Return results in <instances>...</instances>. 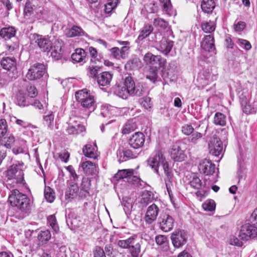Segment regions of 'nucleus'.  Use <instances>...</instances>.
I'll return each mask as SVG.
<instances>
[{"label": "nucleus", "instance_id": "f257e3e1", "mask_svg": "<svg viewBox=\"0 0 257 257\" xmlns=\"http://www.w3.org/2000/svg\"><path fill=\"white\" fill-rule=\"evenodd\" d=\"M24 164L23 162H17L11 165L7 170L8 180L6 186L9 189L17 186H23L25 184L24 177Z\"/></svg>", "mask_w": 257, "mask_h": 257}, {"label": "nucleus", "instance_id": "f03ea898", "mask_svg": "<svg viewBox=\"0 0 257 257\" xmlns=\"http://www.w3.org/2000/svg\"><path fill=\"white\" fill-rule=\"evenodd\" d=\"M9 202L13 207H16L21 212L27 213L31 208L30 199L18 189H14L9 193Z\"/></svg>", "mask_w": 257, "mask_h": 257}, {"label": "nucleus", "instance_id": "7ed1b4c3", "mask_svg": "<svg viewBox=\"0 0 257 257\" xmlns=\"http://www.w3.org/2000/svg\"><path fill=\"white\" fill-rule=\"evenodd\" d=\"M148 163L154 169V172L158 175H159V167L160 165H162L164 173L167 176L168 179H170V172L168 164L166 161L165 158L161 151H156L155 154L148 159Z\"/></svg>", "mask_w": 257, "mask_h": 257}, {"label": "nucleus", "instance_id": "20e7f679", "mask_svg": "<svg viewBox=\"0 0 257 257\" xmlns=\"http://www.w3.org/2000/svg\"><path fill=\"white\" fill-rule=\"evenodd\" d=\"M76 100L84 108L88 110L87 114L94 111L96 107L94 97L88 93L86 89L77 91L75 93Z\"/></svg>", "mask_w": 257, "mask_h": 257}, {"label": "nucleus", "instance_id": "39448f33", "mask_svg": "<svg viewBox=\"0 0 257 257\" xmlns=\"http://www.w3.org/2000/svg\"><path fill=\"white\" fill-rule=\"evenodd\" d=\"M45 66L42 63H36L28 70L26 77L30 80H35L41 78L45 73Z\"/></svg>", "mask_w": 257, "mask_h": 257}, {"label": "nucleus", "instance_id": "423d86ee", "mask_svg": "<svg viewBox=\"0 0 257 257\" xmlns=\"http://www.w3.org/2000/svg\"><path fill=\"white\" fill-rule=\"evenodd\" d=\"M131 95L141 96L143 93V88L142 85H135L134 80L131 76H127L124 79L123 85Z\"/></svg>", "mask_w": 257, "mask_h": 257}, {"label": "nucleus", "instance_id": "0eeeda50", "mask_svg": "<svg viewBox=\"0 0 257 257\" xmlns=\"http://www.w3.org/2000/svg\"><path fill=\"white\" fill-rule=\"evenodd\" d=\"M257 236V227L249 223H246L241 227L238 237L242 240H248Z\"/></svg>", "mask_w": 257, "mask_h": 257}, {"label": "nucleus", "instance_id": "6e6552de", "mask_svg": "<svg viewBox=\"0 0 257 257\" xmlns=\"http://www.w3.org/2000/svg\"><path fill=\"white\" fill-rule=\"evenodd\" d=\"M160 209L155 203L150 205L146 210L144 220L146 224L150 225L155 222L159 215Z\"/></svg>", "mask_w": 257, "mask_h": 257}, {"label": "nucleus", "instance_id": "1a4fd4ad", "mask_svg": "<svg viewBox=\"0 0 257 257\" xmlns=\"http://www.w3.org/2000/svg\"><path fill=\"white\" fill-rule=\"evenodd\" d=\"M159 220V226L162 230L169 232L173 229L175 220L172 216L166 213L162 214Z\"/></svg>", "mask_w": 257, "mask_h": 257}, {"label": "nucleus", "instance_id": "9d476101", "mask_svg": "<svg viewBox=\"0 0 257 257\" xmlns=\"http://www.w3.org/2000/svg\"><path fill=\"white\" fill-rule=\"evenodd\" d=\"M171 158L176 162L183 161L186 158L184 151L182 150V143L178 142L174 145L170 150Z\"/></svg>", "mask_w": 257, "mask_h": 257}, {"label": "nucleus", "instance_id": "9b49d317", "mask_svg": "<svg viewBox=\"0 0 257 257\" xmlns=\"http://www.w3.org/2000/svg\"><path fill=\"white\" fill-rule=\"evenodd\" d=\"M171 239L175 247H180L187 242V233L183 230L175 231L172 234Z\"/></svg>", "mask_w": 257, "mask_h": 257}, {"label": "nucleus", "instance_id": "f8f14e48", "mask_svg": "<svg viewBox=\"0 0 257 257\" xmlns=\"http://www.w3.org/2000/svg\"><path fill=\"white\" fill-rule=\"evenodd\" d=\"M65 198L69 201L74 199H82L80 196V191L76 182H70L65 192Z\"/></svg>", "mask_w": 257, "mask_h": 257}, {"label": "nucleus", "instance_id": "ddd939ff", "mask_svg": "<svg viewBox=\"0 0 257 257\" xmlns=\"http://www.w3.org/2000/svg\"><path fill=\"white\" fill-rule=\"evenodd\" d=\"M218 74L209 69H205L199 74L198 81L203 86L217 80Z\"/></svg>", "mask_w": 257, "mask_h": 257}, {"label": "nucleus", "instance_id": "4468645a", "mask_svg": "<svg viewBox=\"0 0 257 257\" xmlns=\"http://www.w3.org/2000/svg\"><path fill=\"white\" fill-rule=\"evenodd\" d=\"M208 148L210 154L218 156L223 151L222 143L219 138L213 137L208 145Z\"/></svg>", "mask_w": 257, "mask_h": 257}, {"label": "nucleus", "instance_id": "2eb2a0df", "mask_svg": "<svg viewBox=\"0 0 257 257\" xmlns=\"http://www.w3.org/2000/svg\"><path fill=\"white\" fill-rule=\"evenodd\" d=\"M34 37L35 42L42 51L46 52L51 50L52 43L49 37L39 35H35Z\"/></svg>", "mask_w": 257, "mask_h": 257}, {"label": "nucleus", "instance_id": "dca6fc26", "mask_svg": "<svg viewBox=\"0 0 257 257\" xmlns=\"http://www.w3.org/2000/svg\"><path fill=\"white\" fill-rule=\"evenodd\" d=\"M198 168L200 173L209 176L214 173L215 166L211 161L204 159L200 162Z\"/></svg>", "mask_w": 257, "mask_h": 257}, {"label": "nucleus", "instance_id": "f3484780", "mask_svg": "<svg viewBox=\"0 0 257 257\" xmlns=\"http://www.w3.org/2000/svg\"><path fill=\"white\" fill-rule=\"evenodd\" d=\"M145 142V136L140 132H137L132 135L128 140V144L131 147L134 149H139L142 147Z\"/></svg>", "mask_w": 257, "mask_h": 257}, {"label": "nucleus", "instance_id": "a211bd4d", "mask_svg": "<svg viewBox=\"0 0 257 257\" xmlns=\"http://www.w3.org/2000/svg\"><path fill=\"white\" fill-rule=\"evenodd\" d=\"M113 75L109 72L104 71L98 74L97 82L99 86H107L110 85Z\"/></svg>", "mask_w": 257, "mask_h": 257}, {"label": "nucleus", "instance_id": "6ab92c4d", "mask_svg": "<svg viewBox=\"0 0 257 257\" xmlns=\"http://www.w3.org/2000/svg\"><path fill=\"white\" fill-rule=\"evenodd\" d=\"M1 65L4 69L14 71L16 69L17 60L14 57H4L1 60Z\"/></svg>", "mask_w": 257, "mask_h": 257}, {"label": "nucleus", "instance_id": "aec40b11", "mask_svg": "<svg viewBox=\"0 0 257 257\" xmlns=\"http://www.w3.org/2000/svg\"><path fill=\"white\" fill-rule=\"evenodd\" d=\"M201 47L205 51L213 52L215 50L214 38L211 35L205 36L201 43Z\"/></svg>", "mask_w": 257, "mask_h": 257}, {"label": "nucleus", "instance_id": "412c9836", "mask_svg": "<svg viewBox=\"0 0 257 257\" xmlns=\"http://www.w3.org/2000/svg\"><path fill=\"white\" fill-rule=\"evenodd\" d=\"M85 131V126L77 122H74V123H69L66 130L67 133L71 135H77Z\"/></svg>", "mask_w": 257, "mask_h": 257}, {"label": "nucleus", "instance_id": "4be33fe9", "mask_svg": "<svg viewBox=\"0 0 257 257\" xmlns=\"http://www.w3.org/2000/svg\"><path fill=\"white\" fill-rule=\"evenodd\" d=\"M91 186V181L87 177H83L80 185V196L85 198L90 195L89 190Z\"/></svg>", "mask_w": 257, "mask_h": 257}, {"label": "nucleus", "instance_id": "5701e85b", "mask_svg": "<svg viewBox=\"0 0 257 257\" xmlns=\"http://www.w3.org/2000/svg\"><path fill=\"white\" fill-rule=\"evenodd\" d=\"M144 60L147 64L160 65L162 64V58L161 56L154 55L151 53H146L144 57Z\"/></svg>", "mask_w": 257, "mask_h": 257}, {"label": "nucleus", "instance_id": "b1692460", "mask_svg": "<svg viewBox=\"0 0 257 257\" xmlns=\"http://www.w3.org/2000/svg\"><path fill=\"white\" fill-rule=\"evenodd\" d=\"M173 45V41L163 39L160 42L158 50L163 54L167 55L171 51Z\"/></svg>", "mask_w": 257, "mask_h": 257}, {"label": "nucleus", "instance_id": "393cba45", "mask_svg": "<svg viewBox=\"0 0 257 257\" xmlns=\"http://www.w3.org/2000/svg\"><path fill=\"white\" fill-rule=\"evenodd\" d=\"M134 174V170L132 169H123L118 171L116 174L114 176V179L116 181H119L121 179H126L128 181L131 176Z\"/></svg>", "mask_w": 257, "mask_h": 257}, {"label": "nucleus", "instance_id": "a878e982", "mask_svg": "<svg viewBox=\"0 0 257 257\" xmlns=\"http://www.w3.org/2000/svg\"><path fill=\"white\" fill-rule=\"evenodd\" d=\"M82 152L85 156L88 158L92 159L97 158V148L96 146L93 147L90 144L86 145L83 148Z\"/></svg>", "mask_w": 257, "mask_h": 257}, {"label": "nucleus", "instance_id": "bb28decb", "mask_svg": "<svg viewBox=\"0 0 257 257\" xmlns=\"http://www.w3.org/2000/svg\"><path fill=\"white\" fill-rule=\"evenodd\" d=\"M39 0H27L25 4L24 13L26 15H31L33 11L40 7Z\"/></svg>", "mask_w": 257, "mask_h": 257}, {"label": "nucleus", "instance_id": "cd10ccee", "mask_svg": "<svg viewBox=\"0 0 257 257\" xmlns=\"http://www.w3.org/2000/svg\"><path fill=\"white\" fill-rule=\"evenodd\" d=\"M52 45L51 49L52 50L51 56L56 60L59 59L62 56V45L59 41H55Z\"/></svg>", "mask_w": 257, "mask_h": 257}, {"label": "nucleus", "instance_id": "c85d7f7f", "mask_svg": "<svg viewBox=\"0 0 257 257\" xmlns=\"http://www.w3.org/2000/svg\"><path fill=\"white\" fill-rule=\"evenodd\" d=\"M72 60L77 63L85 62L86 53L82 49H77L71 55Z\"/></svg>", "mask_w": 257, "mask_h": 257}, {"label": "nucleus", "instance_id": "c756f323", "mask_svg": "<svg viewBox=\"0 0 257 257\" xmlns=\"http://www.w3.org/2000/svg\"><path fill=\"white\" fill-rule=\"evenodd\" d=\"M68 37L81 36L84 35V31L80 27L73 26L71 29H67L65 31Z\"/></svg>", "mask_w": 257, "mask_h": 257}, {"label": "nucleus", "instance_id": "7c9ffc66", "mask_svg": "<svg viewBox=\"0 0 257 257\" xmlns=\"http://www.w3.org/2000/svg\"><path fill=\"white\" fill-rule=\"evenodd\" d=\"M84 172L87 174H95L97 172L96 165L90 161H85L81 164Z\"/></svg>", "mask_w": 257, "mask_h": 257}, {"label": "nucleus", "instance_id": "2f4dec72", "mask_svg": "<svg viewBox=\"0 0 257 257\" xmlns=\"http://www.w3.org/2000/svg\"><path fill=\"white\" fill-rule=\"evenodd\" d=\"M16 34L15 29L12 27L3 28L0 31V36L6 40L14 37Z\"/></svg>", "mask_w": 257, "mask_h": 257}, {"label": "nucleus", "instance_id": "473e14b6", "mask_svg": "<svg viewBox=\"0 0 257 257\" xmlns=\"http://www.w3.org/2000/svg\"><path fill=\"white\" fill-rule=\"evenodd\" d=\"M133 242V244H132L129 248L130 251L133 257H139L141 253V244L139 239L136 237Z\"/></svg>", "mask_w": 257, "mask_h": 257}, {"label": "nucleus", "instance_id": "72a5a7b5", "mask_svg": "<svg viewBox=\"0 0 257 257\" xmlns=\"http://www.w3.org/2000/svg\"><path fill=\"white\" fill-rule=\"evenodd\" d=\"M215 7L214 0H203L201 5L202 10L205 13H211Z\"/></svg>", "mask_w": 257, "mask_h": 257}, {"label": "nucleus", "instance_id": "f704fd0d", "mask_svg": "<svg viewBox=\"0 0 257 257\" xmlns=\"http://www.w3.org/2000/svg\"><path fill=\"white\" fill-rule=\"evenodd\" d=\"M16 103L20 106H28L30 104L28 99L21 90H20L17 95Z\"/></svg>", "mask_w": 257, "mask_h": 257}, {"label": "nucleus", "instance_id": "c9c22d12", "mask_svg": "<svg viewBox=\"0 0 257 257\" xmlns=\"http://www.w3.org/2000/svg\"><path fill=\"white\" fill-rule=\"evenodd\" d=\"M152 201V192L145 191L143 192L141 197L139 201L142 207L146 206Z\"/></svg>", "mask_w": 257, "mask_h": 257}, {"label": "nucleus", "instance_id": "e433bc0d", "mask_svg": "<svg viewBox=\"0 0 257 257\" xmlns=\"http://www.w3.org/2000/svg\"><path fill=\"white\" fill-rule=\"evenodd\" d=\"M137 127V125L134 119L128 120L124 125L122 130L123 134H128L132 131H134Z\"/></svg>", "mask_w": 257, "mask_h": 257}, {"label": "nucleus", "instance_id": "4c0bfd02", "mask_svg": "<svg viewBox=\"0 0 257 257\" xmlns=\"http://www.w3.org/2000/svg\"><path fill=\"white\" fill-rule=\"evenodd\" d=\"M123 85H118L115 89V94L122 99H127L131 95Z\"/></svg>", "mask_w": 257, "mask_h": 257}, {"label": "nucleus", "instance_id": "58836bf2", "mask_svg": "<svg viewBox=\"0 0 257 257\" xmlns=\"http://www.w3.org/2000/svg\"><path fill=\"white\" fill-rule=\"evenodd\" d=\"M216 25L213 21H204L202 23L201 28L202 30L206 33H211L214 31Z\"/></svg>", "mask_w": 257, "mask_h": 257}, {"label": "nucleus", "instance_id": "ea45409f", "mask_svg": "<svg viewBox=\"0 0 257 257\" xmlns=\"http://www.w3.org/2000/svg\"><path fill=\"white\" fill-rule=\"evenodd\" d=\"M54 115L52 112H49L48 114L43 116L44 123L50 130H52L54 126Z\"/></svg>", "mask_w": 257, "mask_h": 257}, {"label": "nucleus", "instance_id": "a19ab883", "mask_svg": "<svg viewBox=\"0 0 257 257\" xmlns=\"http://www.w3.org/2000/svg\"><path fill=\"white\" fill-rule=\"evenodd\" d=\"M153 31V28L152 25H145L143 30L141 32L138 39L140 41L143 40L144 39L148 37Z\"/></svg>", "mask_w": 257, "mask_h": 257}, {"label": "nucleus", "instance_id": "79ce46f5", "mask_svg": "<svg viewBox=\"0 0 257 257\" xmlns=\"http://www.w3.org/2000/svg\"><path fill=\"white\" fill-rule=\"evenodd\" d=\"M119 161L120 162H124L129 159L133 158L134 156L132 151L129 149H123L122 152L119 151Z\"/></svg>", "mask_w": 257, "mask_h": 257}, {"label": "nucleus", "instance_id": "37998d69", "mask_svg": "<svg viewBox=\"0 0 257 257\" xmlns=\"http://www.w3.org/2000/svg\"><path fill=\"white\" fill-rule=\"evenodd\" d=\"M214 123L217 125L224 126L226 124V116L220 112H216L214 117Z\"/></svg>", "mask_w": 257, "mask_h": 257}, {"label": "nucleus", "instance_id": "c03bdc74", "mask_svg": "<svg viewBox=\"0 0 257 257\" xmlns=\"http://www.w3.org/2000/svg\"><path fill=\"white\" fill-rule=\"evenodd\" d=\"M114 110V108L113 107L105 104L102 106L100 114L103 117H110Z\"/></svg>", "mask_w": 257, "mask_h": 257}, {"label": "nucleus", "instance_id": "a18cd8bd", "mask_svg": "<svg viewBox=\"0 0 257 257\" xmlns=\"http://www.w3.org/2000/svg\"><path fill=\"white\" fill-rule=\"evenodd\" d=\"M141 65V62L138 58H133L129 60L125 64V68L130 70L137 69L140 67Z\"/></svg>", "mask_w": 257, "mask_h": 257}, {"label": "nucleus", "instance_id": "49530a36", "mask_svg": "<svg viewBox=\"0 0 257 257\" xmlns=\"http://www.w3.org/2000/svg\"><path fill=\"white\" fill-rule=\"evenodd\" d=\"M88 50L91 57L90 59L91 63L97 64V62L101 61V57L98 55L97 50L95 48L92 47H90L88 48Z\"/></svg>", "mask_w": 257, "mask_h": 257}, {"label": "nucleus", "instance_id": "de8ad7c7", "mask_svg": "<svg viewBox=\"0 0 257 257\" xmlns=\"http://www.w3.org/2000/svg\"><path fill=\"white\" fill-rule=\"evenodd\" d=\"M202 208L205 211H213L216 208V203L213 200L208 199L202 205Z\"/></svg>", "mask_w": 257, "mask_h": 257}, {"label": "nucleus", "instance_id": "09e8293b", "mask_svg": "<svg viewBox=\"0 0 257 257\" xmlns=\"http://www.w3.org/2000/svg\"><path fill=\"white\" fill-rule=\"evenodd\" d=\"M51 237L50 232L48 230L41 231L38 235L39 240L42 243H46Z\"/></svg>", "mask_w": 257, "mask_h": 257}, {"label": "nucleus", "instance_id": "8fccbe9b", "mask_svg": "<svg viewBox=\"0 0 257 257\" xmlns=\"http://www.w3.org/2000/svg\"><path fill=\"white\" fill-rule=\"evenodd\" d=\"M240 103L242 110L244 113L248 114L254 112V108L249 104L246 99L242 98Z\"/></svg>", "mask_w": 257, "mask_h": 257}, {"label": "nucleus", "instance_id": "3c124183", "mask_svg": "<svg viewBox=\"0 0 257 257\" xmlns=\"http://www.w3.org/2000/svg\"><path fill=\"white\" fill-rule=\"evenodd\" d=\"M127 182L136 185L137 187H144L146 185V183L141 180L140 177L134 175L130 177Z\"/></svg>", "mask_w": 257, "mask_h": 257}, {"label": "nucleus", "instance_id": "603ef678", "mask_svg": "<svg viewBox=\"0 0 257 257\" xmlns=\"http://www.w3.org/2000/svg\"><path fill=\"white\" fill-rule=\"evenodd\" d=\"M136 237H130L127 239L125 240H120L117 242V245L123 248H128L131 246L132 244H133V241L134 240Z\"/></svg>", "mask_w": 257, "mask_h": 257}, {"label": "nucleus", "instance_id": "864d4df0", "mask_svg": "<svg viewBox=\"0 0 257 257\" xmlns=\"http://www.w3.org/2000/svg\"><path fill=\"white\" fill-rule=\"evenodd\" d=\"M44 196L46 199L50 203L52 202L55 198L53 190L50 187L45 188Z\"/></svg>", "mask_w": 257, "mask_h": 257}, {"label": "nucleus", "instance_id": "5fc2aeb1", "mask_svg": "<svg viewBox=\"0 0 257 257\" xmlns=\"http://www.w3.org/2000/svg\"><path fill=\"white\" fill-rule=\"evenodd\" d=\"M118 0H108L105 5V12L106 13H110L117 6Z\"/></svg>", "mask_w": 257, "mask_h": 257}, {"label": "nucleus", "instance_id": "6e6d98bb", "mask_svg": "<svg viewBox=\"0 0 257 257\" xmlns=\"http://www.w3.org/2000/svg\"><path fill=\"white\" fill-rule=\"evenodd\" d=\"M140 102L142 105L146 109H151L153 105L151 98L148 96L140 98Z\"/></svg>", "mask_w": 257, "mask_h": 257}, {"label": "nucleus", "instance_id": "4d7b16f0", "mask_svg": "<svg viewBox=\"0 0 257 257\" xmlns=\"http://www.w3.org/2000/svg\"><path fill=\"white\" fill-rule=\"evenodd\" d=\"M146 78L149 79L151 82L155 83L158 78L157 69L151 68L148 74L146 75Z\"/></svg>", "mask_w": 257, "mask_h": 257}, {"label": "nucleus", "instance_id": "13d9d810", "mask_svg": "<svg viewBox=\"0 0 257 257\" xmlns=\"http://www.w3.org/2000/svg\"><path fill=\"white\" fill-rule=\"evenodd\" d=\"M8 125L5 119H0V138L4 137L8 132Z\"/></svg>", "mask_w": 257, "mask_h": 257}, {"label": "nucleus", "instance_id": "bf43d9fd", "mask_svg": "<svg viewBox=\"0 0 257 257\" xmlns=\"http://www.w3.org/2000/svg\"><path fill=\"white\" fill-rule=\"evenodd\" d=\"M48 222L52 229L55 231L57 232L59 230V227L56 223V217L54 215H51L48 217Z\"/></svg>", "mask_w": 257, "mask_h": 257}, {"label": "nucleus", "instance_id": "052dcab7", "mask_svg": "<svg viewBox=\"0 0 257 257\" xmlns=\"http://www.w3.org/2000/svg\"><path fill=\"white\" fill-rule=\"evenodd\" d=\"M153 24L155 26L159 27L162 29L166 28L168 25L167 22L160 18L155 19Z\"/></svg>", "mask_w": 257, "mask_h": 257}, {"label": "nucleus", "instance_id": "680f3d73", "mask_svg": "<svg viewBox=\"0 0 257 257\" xmlns=\"http://www.w3.org/2000/svg\"><path fill=\"white\" fill-rule=\"evenodd\" d=\"M190 185L194 188L198 189L201 186V181L196 175H194L190 182Z\"/></svg>", "mask_w": 257, "mask_h": 257}, {"label": "nucleus", "instance_id": "e2e57ef3", "mask_svg": "<svg viewBox=\"0 0 257 257\" xmlns=\"http://www.w3.org/2000/svg\"><path fill=\"white\" fill-rule=\"evenodd\" d=\"M161 3L163 4L164 10L169 15H171L172 5L170 0H160Z\"/></svg>", "mask_w": 257, "mask_h": 257}, {"label": "nucleus", "instance_id": "0e129e2a", "mask_svg": "<svg viewBox=\"0 0 257 257\" xmlns=\"http://www.w3.org/2000/svg\"><path fill=\"white\" fill-rule=\"evenodd\" d=\"M15 142V138L13 136L5 137L2 140V143L7 148H10L12 144Z\"/></svg>", "mask_w": 257, "mask_h": 257}, {"label": "nucleus", "instance_id": "69168bd1", "mask_svg": "<svg viewBox=\"0 0 257 257\" xmlns=\"http://www.w3.org/2000/svg\"><path fill=\"white\" fill-rule=\"evenodd\" d=\"M15 122V123L22 127L23 128H26L28 127L30 125V123H29L28 121H26L24 119H19L16 117H14Z\"/></svg>", "mask_w": 257, "mask_h": 257}, {"label": "nucleus", "instance_id": "338daca9", "mask_svg": "<svg viewBox=\"0 0 257 257\" xmlns=\"http://www.w3.org/2000/svg\"><path fill=\"white\" fill-rule=\"evenodd\" d=\"M28 96L33 98L36 97L38 94V91L36 88L34 86H29L27 88Z\"/></svg>", "mask_w": 257, "mask_h": 257}, {"label": "nucleus", "instance_id": "774afa93", "mask_svg": "<svg viewBox=\"0 0 257 257\" xmlns=\"http://www.w3.org/2000/svg\"><path fill=\"white\" fill-rule=\"evenodd\" d=\"M238 42L240 46L246 50H249L251 48L250 43L246 40L239 39H238Z\"/></svg>", "mask_w": 257, "mask_h": 257}]
</instances>
